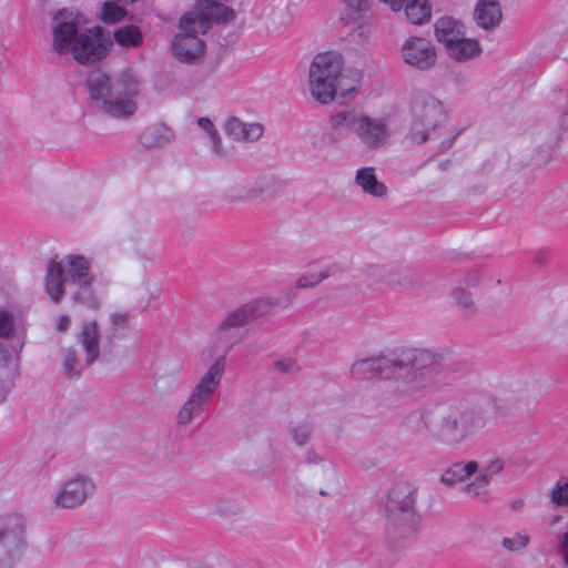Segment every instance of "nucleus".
Listing matches in <instances>:
<instances>
[{"label":"nucleus","instance_id":"f257e3e1","mask_svg":"<svg viewBox=\"0 0 568 568\" xmlns=\"http://www.w3.org/2000/svg\"><path fill=\"white\" fill-rule=\"evenodd\" d=\"M91 261L83 255L69 254L61 261H50L45 267L43 287L53 304H60L65 295V285L77 288L72 293L74 303L97 308L99 302L91 292L94 282L90 273Z\"/></svg>","mask_w":568,"mask_h":568},{"label":"nucleus","instance_id":"f03ea898","mask_svg":"<svg viewBox=\"0 0 568 568\" xmlns=\"http://www.w3.org/2000/svg\"><path fill=\"white\" fill-rule=\"evenodd\" d=\"M91 100L109 116L128 119L136 110V97L140 93V82L132 71H122L111 78L101 70H93L87 79Z\"/></svg>","mask_w":568,"mask_h":568},{"label":"nucleus","instance_id":"7ed1b4c3","mask_svg":"<svg viewBox=\"0 0 568 568\" xmlns=\"http://www.w3.org/2000/svg\"><path fill=\"white\" fill-rule=\"evenodd\" d=\"M486 424L485 410L465 402L438 408L434 417L426 422L433 438L447 446H457L469 440Z\"/></svg>","mask_w":568,"mask_h":568},{"label":"nucleus","instance_id":"20e7f679","mask_svg":"<svg viewBox=\"0 0 568 568\" xmlns=\"http://www.w3.org/2000/svg\"><path fill=\"white\" fill-rule=\"evenodd\" d=\"M416 498L417 487L407 480L395 481L387 490L384 500L386 535L395 547L409 540L418 529Z\"/></svg>","mask_w":568,"mask_h":568},{"label":"nucleus","instance_id":"39448f33","mask_svg":"<svg viewBox=\"0 0 568 568\" xmlns=\"http://www.w3.org/2000/svg\"><path fill=\"white\" fill-rule=\"evenodd\" d=\"M468 371L467 362L452 353H434L412 347V371L409 382L416 387L448 383Z\"/></svg>","mask_w":568,"mask_h":568},{"label":"nucleus","instance_id":"423d86ee","mask_svg":"<svg viewBox=\"0 0 568 568\" xmlns=\"http://www.w3.org/2000/svg\"><path fill=\"white\" fill-rule=\"evenodd\" d=\"M346 81L341 54L324 52L314 58L310 67V89L316 101L326 104L332 102L338 92L345 97L347 92L354 91V87L348 85Z\"/></svg>","mask_w":568,"mask_h":568},{"label":"nucleus","instance_id":"0eeeda50","mask_svg":"<svg viewBox=\"0 0 568 568\" xmlns=\"http://www.w3.org/2000/svg\"><path fill=\"white\" fill-rule=\"evenodd\" d=\"M225 369L224 356L217 357L192 389L176 414V424L184 426L200 416L221 384Z\"/></svg>","mask_w":568,"mask_h":568},{"label":"nucleus","instance_id":"6e6552de","mask_svg":"<svg viewBox=\"0 0 568 568\" xmlns=\"http://www.w3.org/2000/svg\"><path fill=\"white\" fill-rule=\"evenodd\" d=\"M403 371H412V347L394 351L387 355L364 358L352 365V375L357 379L376 377L390 379ZM409 379V376H406Z\"/></svg>","mask_w":568,"mask_h":568},{"label":"nucleus","instance_id":"1a4fd4ad","mask_svg":"<svg viewBox=\"0 0 568 568\" xmlns=\"http://www.w3.org/2000/svg\"><path fill=\"white\" fill-rule=\"evenodd\" d=\"M24 536L26 520L22 515L12 513L0 516V567H9L20 557Z\"/></svg>","mask_w":568,"mask_h":568},{"label":"nucleus","instance_id":"9d476101","mask_svg":"<svg viewBox=\"0 0 568 568\" xmlns=\"http://www.w3.org/2000/svg\"><path fill=\"white\" fill-rule=\"evenodd\" d=\"M400 55L407 65L418 71H428L437 63V49L424 37H408L402 44Z\"/></svg>","mask_w":568,"mask_h":568},{"label":"nucleus","instance_id":"9b49d317","mask_svg":"<svg viewBox=\"0 0 568 568\" xmlns=\"http://www.w3.org/2000/svg\"><path fill=\"white\" fill-rule=\"evenodd\" d=\"M94 490L92 480L83 475H77L64 480L53 497L58 508L71 509L81 506Z\"/></svg>","mask_w":568,"mask_h":568},{"label":"nucleus","instance_id":"f8f14e48","mask_svg":"<svg viewBox=\"0 0 568 568\" xmlns=\"http://www.w3.org/2000/svg\"><path fill=\"white\" fill-rule=\"evenodd\" d=\"M355 134L368 150H378L386 145L388 129L382 119L361 115L357 120Z\"/></svg>","mask_w":568,"mask_h":568},{"label":"nucleus","instance_id":"ddd939ff","mask_svg":"<svg viewBox=\"0 0 568 568\" xmlns=\"http://www.w3.org/2000/svg\"><path fill=\"white\" fill-rule=\"evenodd\" d=\"M72 52L78 62L89 64L103 59L108 49L98 33L88 30L75 38Z\"/></svg>","mask_w":568,"mask_h":568},{"label":"nucleus","instance_id":"4468645a","mask_svg":"<svg viewBox=\"0 0 568 568\" xmlns=\"http://www.w3.org/2000/svg\"><path fill=\"white\" fill-rule=\"evenodd\" d=\"M270 308L265 300H255L234 310L220 323L221 331H227L246 325L247 323L264 315Z\"/></svg>","mask_w":568,"mask_h":568},{"label":"nucleus","instance_id":"2eb2a0df","mask_svg":"<svg viewBox=\"0 0 568 568\" xmlns=\"http://www.w3.org/2000/svg\"><path fill=\"white\" fill-rule=\"evenodd\" d=\"M413 115L433 130L444 123L447 118L442 102L430 95L415 98Z\"/></svg>","mask_w":568,"mask_h":568},{"label":"nucleus","instance_id":"dca6fc26","mask_svg":"<svg viewBox=\"0 0 568 568\" xmlns=\"http://www.w3.org/2000/svg\"><path fill=\"white\" fill-rule=\"evenodd\" d=\"M368 270L372 276L387 285H398L408 290H414L417 286L416 275L407 267L373 265Z\"/></svg>","mask_w":568,"mask_h":568},{"label":"nucleus","instance_id":"f3484780","mask_svg":"<svg viewBox=\"0 0 568 568\" xmlns=\"http://www.w3.org/2000/svg\"><path fill=\"white\" fill-rule=\"evenodd\" d=\"M171 49L178 60L194 62L202 57L204 42L193 33H181L174 37Z\"/></svg>","mask_w":568,"mask_h":568},{"label":"nucleus","instance_id":"a211bd4d","mask_svg":"<svg viewBox=\"0 0 568 568\" xmlns=\"http://www.w3.org/2000/svg\"><path fill=\"white\" fill-rule=\"evenodd\" d=\"M224 131L227 136L239 142L257 141L264 133L261 123H246L236 116L227 119L224 123Z\"/></svg>","mask_w":568,"mask_h":568},{"label":"nucleus","instance_id":"6ab92c4d","mask_svg":"<svg viewBox=\"0 0 568 568\" xmlns=\"http://www.w3.org/2000/svg\"><path fill=\"white\" fill-rule=\"evenodd\" d=\"M359 114L353 110H342L334 113L328 121V136L333 142L345 139L357 126Z\"/></svg>","mask_w":568,"mask_h":568},{"label":"nucleus","instance_id":"aec40b11","mask_svg":"<svg viewBox=\"0 0 568 568\" xmlns=\"http://www.w3.org/2000/svg\"><path fill=\"white\" fill-rule=\"evenodd\" d=\"M501 7L496 0H479L474 10V19L478 27L486 31L496 29L501 21Z\"/></svg>","mask_w":568,"mask_h":568},{"label":"nucleus","instance_id":"412c9836","mask_svg":"<svg viewBox=\"0 0 568 568\" xmlns=\"http://www.w3.org/2000/svg\"><path fill=\"white\" fill-rule=\"evenodd\" d=\"M313 476L315 480L325 486V488L321 487L318 489L321 496H333L342 490L341 477L331 462H323L322 465L314 470Z\"/></svg>","mask_w":568,"mask_h":568},{"label":"nucleus","instance_id":"4be33fe9","mask_svg":"<svg viewBox=\"0 0 568 568\" xmlns=\"http://www.w3.org/2000/svg\"><path fill=\"white\" fill-rule=\"evenodd\" d=\"M434 32L437 41L444 47H448L455 40L465 36L464 26L459 20L453 17H442L434 24Z\"/></svg>","mask_w":568,"mask_h":568},{"label":"nucleus","instance_id":"5701e85b","mask_svg":"<svg viewBox=\"0 0 568 568\" xmlns=\"http://www.w3.org/2000/svg\"><path fill=\"white\" fill-rule=\"evenodd\" d=\"M100 333L95 322H88L83 324L79 334V342L85 352V364H93L100 356L99 346Z\"/></svg>","mask_w":568,"mask_h":568},{"label":"nucleus","instance_id":"b1692460","mask_svg":"<svg viewBox=\"0 0 568 568\" xmlns=\"http://www.w3.org/2000/svg\"><path fill=\"white\" fill-rule=\"evenodd\" d=\"M355 184L362 189L365 194L373 197H383L387 194V186L378 181L375 169L366 166L357 170L355 174Z\"/></svg>","mask_w":568,"mask_h":568},{"label":"nucleus","instance_id":"393cba45","mask_svg":"<svg viewBox=\"0 0 568 568\" xmlns=\"http://www.w3.org/2000/svg\"><path fill=\"white\" fill-rule=\"evenodd\" d=\"M447 54L458 62L468 61L480 54L481 48L477 40L462 36L445 48Z\"/></svg>","mask_w":568,"mask_h":568},{"label":"nucleus","instance_id":"a878e982","mask_svg":"<svg viewBox=\"0 0 568 568\" xmlns=\"http://www.w3.org/2000/svg\"><path fill=\"white\" fill-rule=\"evenodd\" d=\"M174 139L173 130L163 123L146 128L141 135L142 144L146 148H164Z\"/></svg>","mask_w":568,"mask_h":568},{"label":"nucleus","instance_id":"bb28decb","mask_svg":"<svg viewBox=\"0 0 568 568\" xmlns=\"http://www.w3.org/2000/svg\"><path fill=\"white\" fill-rule=\"evenodd\" d=\"M478 463L475 460L455 463L442 474L440 481L448 487H453L470 478L478 471Z\"/></svg>","mask_w":568,"mask_h":568},{"label":"nucleus","instance_id":"cd10ccee","mask_svg":"<svg viewBox=\"0 0 568 568\" xmlns=\"http://www.w3.org/2000/svg\"><path fill=\"white\" fill-rule=\"evenodd\" d=\"M347 267L339 262H332L317 273H305L296 281V287L300 290L312 288L323 281L345 272Z\"/></svg>","mask_w":568,"mask_h":568},{"label":"nucleus","instance_id":"c85d7f7f","mask_svg":"<svg viewBox=\"0 0 568 568\" xmlns=\"http://www.w3.org/2000/svg\"><path fill=\"white\" fill-rule=\"evenodd\" d=\"M211 28V21L207 13L203 11H191L180 19V29L182 33L204 34Z\"/></svg>","mask_w":568,"mask_h":568},{"label":"nucleus","instance_id":"c756f323","mask_svg":"<svg viewBox=\"0 0 568 568\" xmlns=\"http://www.w3.org/2000/svg\"><path fill=\"white\" fill-rule=\"evenodd\" d=\"M77 37V26L73 22H59L58 26L53 28L54 50L58 53L68 51Z\"/></svg>","mask_w":568,"mask_h":568},{"label":"nucleus","instance_id":"7c9ffc66","mask_svg":"<svg viewBox=\"0 0 568 568\" xmlns=\"http://www.w3.org/2000/svg\"><path fill=\"white\" fill-rule=\"evenodd\" d=\"M281 191V182L273 175H265L251 185L252 201L275 196Z\"/></svg>","mask_w":568,"mask_h":568},{"label":"nucleus","instance_id":"2f4dec72","mask_svg":"<svg viewBox=\"0 0 568 568\" xmlns=\"http://www.w3.org/2000/svg\"><path fill=\"white\" fill-rule=\"evenodd\" d=\"M405 13L413 24L420 26L429 21L432 6L428 0H407Z\"/></svg>","mask_w":568,"mask_h":568},{"label":"nucleus","instance_id":"473e14b6","mask_svg":"<svg viewBox=\"0 0 568 568\" xmlns=\"http://www.w3.org/2000/svg\"><path fill=\"white\" fill-rule=\"evenodd\" d=\"M115 42L123 48H139L143 43V36L138 26L126 24L118 28L114 33Z\"/></svg>","mask_w":568,"mask_h":568},{"label":"nucleus","instance_id":"72a5a7b5","mask_svg":"<svg viewBox=\"0 0 568 568\" xmlns=\"http://www.w3.org/2000/svg\"><path fill=\"white\" fill-rule=\"evenodd\" d=\"M222 199L229 204L252 201L251 185H247L241 181L234 182L224 191Z\"/></svg>","mask_w":568,"mask_h":568},{"label":"nucleus","instance_id":"f704fd0d","mask_svg":"<svg viewBox=\"0 0 568 568\" xmlns=\"http://www.w3.org/2000/svg\"><path fill=\"white\" fill-rule=\"evenodd\" d=\"M62 369L63 374L69 379H75L81 376L82 366L78 358L77 352L69 347L62 351Z\"/></svg>","mask_w":568,"mask_h":568},{"label":"nucleus","instance_id":"c9c22d12","mask_svg":"<svg viewBox=\"0 0 568 568\" xmlns=\"http://www.w3.org/2000/svg\"><path fill=\"white\" fill-rule=\"evenodd\" d=\"M495 476L484 467L476 476L474 481L467 484L464 490L475 497H479L485 493L486 487L489 485Z\"/></svg>","mask_w":568,"mask_h":568},{"label":"nucleus","instance_id":"e433bc0d","mask_svg":"<svg viewBox=\"0 0 568 568\" xmlns=\"http://www.w3.org/2000/svg\"><path fill=\"white\" fill-rule=\"evenodd\" d=\"M495 476L484 467L476 476L474 481L467 484L464 490L475 497H479L485 493L486 487L489 485Z\"/></svg>","mask_w":568,"mask_h":568},{"label":"nucleus","instance_id":"4c0bfd02","mask_svg":"<svg viewBox=\"0 0 568 568\" xmlns=\"http://www.w3.org/2000/svg\"><path fill=\"white\" fill-rule=\"evenodd\" d=\"M495 476L484 467L476 476L474 481L467 484L464 490L475 497H479L485 493L486 487L489 485Z\"/></svg>","mask_w":568,"mask_h":568},{"label":"nucleus","instance_id":"58836bf2","mask_svg":"<svg viewBox=\"0 0 568 568\" xmlns=\"http://www.w3.org/2000/svg\"><path fill=\"white\" fill-rule=\"evenodd\" d=\"M207 8L210 10L207 17L211 22L213 20L216 23H225L235 18L234 10L222 3L212 2Z\"/></svg>","mask_w":568,"mask_h":568},{"label":"nucleus","instance_id":"ea45409f","mask_svg":"<svg viewBox=\"0 0 568 568\" xmlns=\"http://www.w3.org/2000/svg\"><path fill=\"white\" fill-rule=\"evenodd\" d=\"M126 10L113 1H105L102 6L101 19L105 23H116L124 18Z\"/></svg>","mask_w":568,"mask_h":568},{"label":"nucleus","instance_id":"a19ab883","mask_svg":"<svg viewBox=\"0 0 568 568\" xmlns=\"http://www.w3.org/2000/svg\"><path fill=\"white\" fill-rule=\"evenodd\" d=\"M453 297L465 314L470 315L475 312V303L470 293L457 287L453 291Z\"/></svg>","mask_w":568,"mask_h":568},{"label":"nucleus","instance_id":"79ce46f5","mask_svg":"<svg viewBox=\"0 0 568 568\" xmlns=\"http://www.w3.org/2000/svg\"><path fill=\"white\" fill-rule=\"evenodd\" d=\"M430 130L429 126H426L422 121L414 118L407 138L414 143H423L429 138Z\"/></svg>","mask_w":568,"mask_h":568},{"label":"nucleus","instance_id":"37998d69","mask_svg":"<svg viewBox=\"0 0 568 568\" xmlns=\"http://www.w3.org/2000/svg\"><path fill=\"white\" fill-rule=\"evenodd\" d=\"M529 536L520 532H515L513 536L504 537L501 545L508 551H518L524 549L529 544Z\"/></svg>","mask_w":568,"mask_h":568},{"label":"nucleus","instance_id":"c03bdc74","mask_svg":"<svg viewBox=\"0 0 568 568\" xmlns=\"http://www.w3.org/2000/svg\"><path fill=\"white\" fill-rule=\"evenodd\" d=\"M313 433V427L311 424L304 423L293 426L291 428V434L293 436V440L298 446H304L311 439Z\"/></svg>","mask_w":568,"mask_h":568},{"label":"nucleus","instance_id":"a18cd8bd","mask_svg":"<svg viewBox=\"0 0 568 568\" xmlns=\"http://www.w3.org/2000/svg\"><path fill=\"white\" fill-rule=\"evenodd\" d=\"M153 387L162 394L172 393L175 389V376L159 374L154 378Z\"/></svg>","mask_w":568,"mask_h":568},{"label":"nucleus","instance_id":"49530a36","mask_svg":"<svg viewBox=\"0 0 568 568\" xmlns=\"http://www.w3.org/2000/svg\"><path fill=\"white\" fill-rule=\"evenodd\" d=\"M273 367L284 375L295 374L300 369L296 361L293 358L276 361L273 363Z\"/></svg>","mask_w":568,"mask_h":568},{"label":"nucleus","instance_id":"de8ad7c7","mask_svg":"<svg viewBox=\"0 0 568 568\" xmlns=\"http://www.w3.org/2000/svg\"><path fill=\"white\" fill-rule=\"evenodd\" d=\"M551 501L560 506L568 504V481L564 485L557 484L551 491Z\"/></svg>","mask_w":568,"mask_h":568},{"label":"nucleus","instance_id":"09e8293b","mask_svg":"<svg viewBox=\"0 0 568 568\" xmlns=\"http://www.w3.org/2000/svg\"><path fill=\"white\" fill-rule=\"evenodd\" d=\"M343 3L353 11L358 13L366 12L371 9L373 0H342Z\"/></svg>","mask_w":568,"mask_h":568},{"label":"nucleus","instance_id":"8fccbe9b","mask_svg":"<svg viewBox=\"0 0 568 568\" xmlns=\"http://www.w3.org/2000/svg\"><path fill=\"white\" fill-rule=\"evenodd\" d=\"M12 320L11 317L3 312H0V336L8 337L12 332Z\"/></svg>","mask_w":568,"mask_h":568},{"label":"nucleus","instance_id":"3c124183","mask_svg":"<svg viewBox=\"0 0 568 568\" xmlns=\"http://www.w3.org/2000/svg\"><path fill=\"white\" fill-rule=\"evenodd\" d=\"M494 476L500 474L505 467V462L500 458H495L493 460H490L486 466H485Z\"/></svg>","mask_w":568,"mask_h":568},{"label":"nucleus","instance_id":"603ef678","mask_svg":"<svg viewBox=\"0 0 568 568\" xmlns=\"http://www.w3.org/2000/svg\"><path fill=\"white\" fill-rule=\"evenodd\" d=\"M210 140H211V143H212V150L215 154L217 155H222V141H221V138H220V134L217 132V130L215 132H211L210 134Z\"/></svg>","mask_w":568,"mask_h":568},{"label":"nucleus","instance_id":"864d4df0","mask_svg":"<svg viewBox=\"0 0 568 568\" xmlns=\"http://www.w3.org/2000/svg\"><path fill=\"white\" fill-rule=\"evenodd\" d=\"M559 552L562 556L566 565L568 566V530L562 535L559 542Z\"/></svg>","mask_w":568,"mask_h":568},{"label":"nucleus","instance_id":"5fc2aeb1","mask_svg":"<svg viewBox=\"0 0 568 568\" xmlns=\"http://www.w3.org/2000/svg\"><path fill=\"white\" fill-rule=\"evenodd\" d=\"M129 323V316L126 314H114L112 316V325L114 328L125 327Z\"/></svg>","mask_w":568,"mask_h":568},{"label":"nucleus","instance_id":"6e6d98bb","mask_svg":"<svg viewBox=\"0 0 568 568\" xmlns=\"http://www.w3.org/2000/svg\"><path fill=\"white\" fill-rule=\"evenodd\" d=\"M197 124L202 130H204L207 133L209 136H210L211 132L216 131L214 124L212 123V121L209 118H199Z\"/></svg>","mask_w":568,"mask_h":568},{"label":"nucleus","instance_id":"4d7b16f0","mask_svg":"<svg viewBox=\"0 0 568 568\" xmlns=\"http://www.w3.org/2000/svg\"><path fill=\"white\" fill-rule=\"evenodd\" d=\"M305 462L307 464H310V465H317L318 464L321 466L324 460L314 450H307L305 453Z\"/></svg>","mask_w":568,"mask_h":568},{"label":"nucleus","instance_id":"13d9d810","mask_svg":"<svg viewBox=\"0 0 568 568\" xmlns=\"http://www.w3.org/2000/svg\"><path fill=\"white\" fill-rule=\"evenodd\" d=\"M70 325V318L67 315H61L55 323L57 329L67 331Z\"/></svg>","mask_w":568,"mask_h":568},{"label":"nucleus","instance_id":"bf43d9fd","mask_svg":"<svg viewBox=\"0 0 568 568\" xmlns=\"http://www.w3.org/2000/svg\"><path fill=\"white\" fill-rule=\"evenodd\" d=\"M548 257H549V252L547 250H540L534 256V263L542 264L548 260Z\"/></svg>","mask_w":568,"mask_h":568},{"label":"nucleus","instance_id":"052dcab7","mask_svg":"<svg viewBox=\"0 0 568 568\" xmlns=\"http://www.w3.org/2000/svg\"><path fill=\"white\" fill-rule=\"evenodd\" d=\"M456 136H457V133L456 134H452L447 139L442 141L440 146H439V151L443 152V151L448 150L453 145Z\"/></svg>","mask_w":568,"mask_h":568},{"label":"nucleus","instance_id":"680f3d73","mask_svg":"<svg viewBox=\"0 0 568 568\" xmlns=\"http://www.w3.org/2000/svg\"><path fill=\"white\" fill-rule=\"evenodd\" d=\"M379 1L388 4L393 11H399L404 3V0H379Z\"/></svg>","mask_w":568,"mask_h":568},{"label":"nucleus","instance_id":"e2e57ef3","mask_svg":"<svg viewBox=\"0 0 568 568\" xmlns=\"http://www.w3.org/2000/svg\"><path fill=\"white\" fill-rule=\"evenodd\" d=\"M449 165V161H445V162H440L439 163V168L440 170L445 171L447 169V166Z\"/></svg>","mask_w":568,"mask_h":568},{"label":"nucleus","instance_id":"0e129e2a","mask_svg":"<svg viewBox=\"0 0 568 568\" xmlns=\"http://www.w3.org/2000/svg\"><path fill=\"white\" fill-rule=\"evenodd\" d=\"M562 122L568 126V111L564 113L562 115Z\"/></svg>","mask_w":568,"mask_h":568},{"label":"nucleus","instance_id":"69168bd1","mask_svg":"<svg viewBox=\"0 0 568 568\" xmlns=\"http://www.w3.org/2000/svg\"><path fill=\"white\" fill-rule=\"evenodd\" d=\"M521 505V501H518V504L513 505V508L519 507Z\"/></svg>","mask_w":568,"mask_h":568},{"label":"nucleus","instance_id":"338daca9","mask_svg":"<svg viewBox=\"0 0 568 568\" xmlns=\"http://www.w3.org/2000/svg\"><path fill=\"white\" fill-rule=\"evenodd\" d=\"M521 505V501H518V504L513 505V508L519 507Z\"/></svg>","mask_w":568,"mask_h":568},{"label":"nucleus","instance_id":"774afa93","mask_svg":"<svg viewBox=\"0 0 568 568\" xmlns=\"http://www.w3.org/2000/svg\"><path fill=\"white\" fill-rule=\"evenodd\" d=\"M521 505V501H518V504L513 505V508L519 507Z\"/></svg>","mask_w":568,"mask_h":568}]
</instances>
